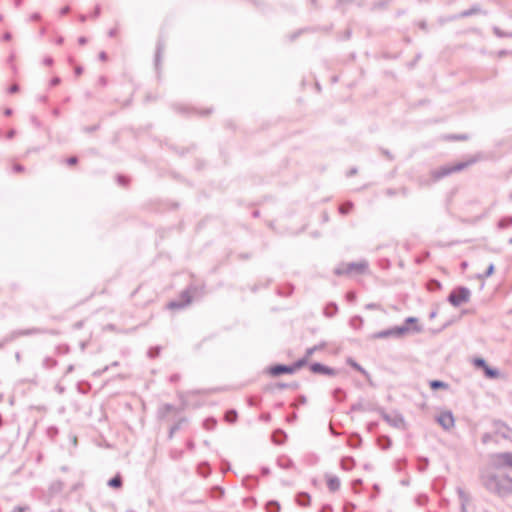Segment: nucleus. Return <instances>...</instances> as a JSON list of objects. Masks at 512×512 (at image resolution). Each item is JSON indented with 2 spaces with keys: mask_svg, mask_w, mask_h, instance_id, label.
<instances>
[{
  "mask_svg": "<svg viewBox=\"0 0 512 512\" xmlns=\"http://www.w3.org/2000/svg\"><path fill=\"white\" fill-rule=\"evenodd\" d=\"M467 165L465 163H459V164H455V165H449V166H446V167H443L441 168L438 172H437V175L439 177H442V176H446V175H449L451 173H454V172H458L462 169H464Z\"/></svg>",
  "mask_w": 512,
  "mask_h": 512,
  "instance_id": "nucleus-6",
  "label": "nucleus"
},
{
  "mask_svg": "<svg viewBox=\"0 0 512 512\" xmlns=\"http://www.w3.org/2000/svg\"><path fill=\"white\" fill-rule=\"evenodd\" d=\"M367 270V264L365 262L352 263L347 266L348 273L361 274Z\"/></svg>",
  "mask_w": 512,
  "mask_h": 512,
  "instance_id": "nucleus-10",
  "label": "nucleus"
},
{
  "mask_svg": "<svg viewBox=\"0 0 512 512\" xmlns=\"http://www.w3.org/2000/svg\"><path fill=\"white\" fill-rule=\"evenodd\" d=\"M354 209V204L352 202H345L339 206V212L342 215H347L351 213Z\"/></svg>",
  "mask_w": 512,
  "mask_h": 512,
  "instance_id": "nucleus-11",
  "label": "nucleus"
},
{
  "mask_svg": "<svg viewBox=\"0 0 512 512\" xmlns=\"http://www.w3.org/2000/svg\"><path fill=\"white\" fill-rule=\"evenodd\" d=\"M13 512H21V511H20V510H15V511H13Z\"/></svg>",
  "mask_w": 512,
  "mask_h": 512,
  "instance_id": "nucleus-19",
  "label": "nucleus"
},
{
  "mask_svg": "<svg viewBox=\"0 0 512 512\" xmlns=\"http://www.w3.org/2000/svg\"><path fill=\"white\" fill-rule=\"evenodd\" d=\"M495 465L512 469V452L497 453L493 456Z\"/></svg>",
  "mask_w": 512,
  "mask_h": 512,
  "instance_id": "nucleus-4",
  "label": "nucleus"
},
{
  "mask_svg": "<svg viewBox=\"0 0 512 512\" xmlns=\"http://www.w3.org/2000/svg\"><path fill=\"white\" fill-rule=\"evenodd\" d=\"M67 163L71 166L75 165L77 163V158L76 157H70L67 159Z\"/></svg>",
  "mask_w": 512,
  "mask_h": 512,
  "instance_id": "nucleus-17",
  "label": "nucleus"
},
{
  "mask_svg": "<svg viewBox=\"0 0 512 512\" xmlns=\"http://www.w3.org/2000/svg\"><path fill=\"white\" fill-rule=\"evenodd\" d=\"M481 480L486 489L499 496L512 494V477L507 474L498 475L486 472L482 475Z\"/></svg>",
  "mask_w": 512,
  "mask_h": 512,
  "instance_id": "nucleus-1",
  "label": "nucleus"
},
{
  "mask_svg": "<svg viewBox=\"0 0 512 512\" xmlns=\"http://www.w3.org/2000/svg\"><path fill=\"white\" fill-rule=\"evenodd\" d=\"M430 387L432 389H438V388H447L448 385L444 382H441V381H438V380H434V381H431L430 382Z\"/></svg>",
  "mask_w": 512,
  "mask_h": 512,
  "instance_id": "nucleus-12",
  "label": "nucleus"
},
{
  "mask_svg": "<svg viewBox=\"0 0 512 512\" xmlns=\"http://www.w3.org/2000/svg\"><path fill=\"white\" fill-rule=\"evenodd\" d=\"M328 485L331 490H336L339 487V481L336 478H332L328 481Z\"/></svg>",
  "mask_w": 512,
  "mask_h": 512,
  "instance_id": "nucleus-14",
  "label": "nucleus"
},
{
  "mask_svg": "<svg viewBox=\"0 0 512 512\" xmlns=\"http://www.w3.org/2000/svg\"><path fill=\"white\" fill-rule=\"evenodd\" d=\"M306 360H299L292 366L275 365L268 369V373L272 376H279L281 374H292L306 364Z\"/></svg>",
  "mask_w": 512,
  "mask_h": 512,
  "instance_id": "nucleus-2",
  "label": "nucleus"
},
{
  "mask_svg": "<svg viewBox=\"0 0 512 512\" xmlns=\"http://www.w3.org/2000/svg\"><path fill=\"white\" fill-rule=\"evenodd\" d=\"M121 483V478L119 476H116L109 481V485L113 488H119Z\"/></svg>",
  "mask_w": 512,
  "mask_h": 512,
  "instance_id": "nucleus-13",
  "label": "nucleus"
},
{
  "mask_svg": "<svg viewBox=\"0 0 512 512\" xmlns=\"http://www.w3.org/2000/svg\"><path fill=\"white\" fill-rule=\"evenodd\" d=\"M226 419L230 422H233L236 419V413L235 412H229L226 414Z\"/></svg>",
  "mask_w": 512,
  "mask_h": 512,
  "instance_id": "nucleus-15",
  "label": "nucleus"
},
{
  "mask_svg": "<svg viewBox=\"0 0 512 512\" xmlns=\"http://www.w3.org/2000/svg\"><path fill=\"white\" fill-rule=\"evenodd\" d=\"M350 364L356 370L360 371L361 373H365L364 369L362 367H360L357 363L351 361Z\"/></svg>",
  "mask_w": 512,
  "mask_h": 512,
  "instance_id": "nucleus-16",
  "label": "nucleus"
},
{
  "mask_svg": "<svg viewBox=\"0 0 512 512\" xmlns=\"http://www.w3.org/2000/svg\"><path fill=\"white\" fill-rule=\"evenodd\" d=\"M474 364L477 367L482 368L487 377L496 378L498 376V371L490 368L483 359H481V358L475 359Z\"/></svg>",
  "mask_w": 512,
  "mask_h": 512,
  "instance_id": "nucleus-5",
  "label": "nucleus"
},
{
  "mask_svg": "<svg viewBox=\"0 0 512 512\" xmlns=\"http://www.w3.org/2000/svg\"><path fill=\"white\" fill-rule=\"evenodd\" d=\"M438 422L445 429H449L454 425V417L450 412H442L438 417Z\"/></svg>",
  "mask_w": 512,
  "mask_h": 512,
  "instance_id": "nucleus-7",
  "label": "nucleus"
},
{
  "mask_svg": "<svg viewBox=\"0 0 512 512\" xmlns=\"http://www.w3.org/2000/svg\"><path fill=\"white\" fill-rule=\"evenodd\" d=\"M470 291L464 287L454 289L449 295V302L453 306H460L469 301Z\"/></svg>",
  "mask_w": 512,
  "mask_h": 512,
  "instance_id": "nucleus-3",
  "label": "nucleus"
},
{
  "mask_svg": "<svg viewBox=\"0 0 512 512\" xmlns=\"http://www.w3.org/2000/svg\"><path fill=\"white\" fill-rule=\"evenodd\" d=\"M510 243L512 244V238L510 239Z\"/></svg>",
  "mask_w": 512,
  "mask_h": 512,
  "instance_id": "nucleus-20",
  "label": "nucleus"
},
{
  "mask_svg": "<svg viewBox=\"0 0 512 512\" xmlns=\"http://www.w3.org/2000/svg\"><path fill=\"white\" fill-rule=\"evenodd\" d=\"M191 302V295L188 291H185L182 295H181V301L180 302H170L168 304V308L169 309H178V308H181V307H184L185 305L189 304Z\"/></svg>",
  "mask_w": 512,
  "mask_h": 512,
  "instance_id": "nucleus-8",
  "label": "nucleus"
},
{
  "mask_svg": "<svg viewBox=\"0 0 512 512\" xmlns=\"http://www.w3.org/2000/svg\"><path fill=\"white\" fill-rule=\"evenodd\" d=\"M310 370L313 373H320V374H326V375H334L335 371L332 368H329L327 366H324L319 363L312 364L310 366Z\"/></svg>",
  "mask_w": 512,
  "mask_h": 512,
  "instance_id": "nucleus-9",
  "label": "nucleus"
},
{
  "mask_svg": "<svg viewBox=\"0 0 512 512\" xmlns=\"http://www.w3.org/2000/svg\"><path fill=\"white\" fill-rule=\"evenodd\" d=\"M507 432H508L507 434H504V437H506V438H511V433H512V431H511L510 429H508V428H507Z\"/></svg>",
  "mask_w": 512,
  "mask_h": 512,
  "instance_id": "nucleus-18",
  "label": "nucleus"
}]
</instances>
